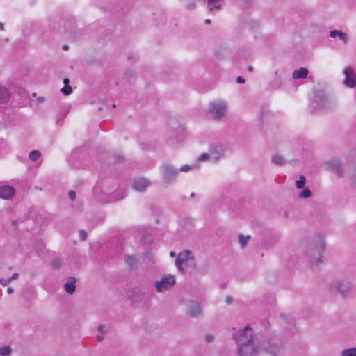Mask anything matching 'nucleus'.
<instances>
[{"mask_svg": "<svg viewBox=\"0 0 356 356\" xmlns=\"http://www.w3.org/2000/svg\"><path fill=\"white\" fill-rule=\"evenodd\" d=\"M233 339L237 344L238 356H253L260 351L277 356L282 348V345L274 339L259 341L248 325L234 334Z\"/></svg>", "mask_w": 356, "mask_h": 356, "instance_id": "nucleus-1", "label": "nucleus"}, {"mask_svg": "<svg viewBox=\"0 0 356 356\" xmlns=\"http://www.w3.org/2000/svg\"><path fill=\"white\" fill-rule=\"evenodd\" d=\"M325 243L321 235H318L307 246L305 254L309 262L312 265L318 264L322 261V254L324 251Z\"/></svg>", "mask_w": 356, "mask_h": 356, "instance_id": "nucleus-2", "label": "nucleus"}, {"mask_svg": "<svg viewBox=\"0 0 356 356\" xmlns=\"http://www.w3.org/2000/svg\"><path fill=\"white\" fill-rule=\"evenodd\" d=\"M337 106L336 102L329 98L322 90L314 92V99L311 102V106L316 112H325L334 109Z\"/></svg>", "mask_w": 356, "mask_h": 356, "instance_id": "nucleus-3", "label": "nucleus"}, {"mask_svg": "<svg viewBox=\"0 0 356 356\" xmlns=\"http://www.w3.org/2000/svg\"><path fill=\"white\" fill-rule=\"evenodd\" d=\"M330 290L337 292L342 298H347L352 291V284L346 279L333 281L330 286Z\"/></svg>", "mask_w": 356, "mask_h": 356, "instance_id": "nucleus-4", "label": "nucleus"}, {"mask_svg": "<svg viewBox=\"0 0 356 356\" xmlns=\"http://www.w3.org/2000/svg\"><path fill=\"white\" fill-rule=\"evenodd\" d=\"M153 284L158 293H163L170 290L174 286L175 284V278L172 275H165L160 280L154 281Z\"/></svg>", "mask_w": 356, "mask_h": 356, "instance_id": "nucleus-5", "label": "nucleus"}, {"mask_svg": "<svg viewBox=\"0 0 356 356\" xmlns=\"http://www.w3.org/2000/svg\"><path fill=\"white\" fill-rule=\"evenodd\" d=\"M226 108V103L222 100L213 101L209 104V112L216 120H220L225 117Z\"/></svg>", "mask_w": 356, "mask_h": 356, "instance_id": "nucleus-6", "label": "nucleus"}, {"mask_svg": "<svg viewBox=\"0 0 356 356\" xmlns=\"http://www.w3.org/2000/svg\"><path fill=\"white\" fill-rule=\"evenodd\" d=\"M162 175L167 183H172L175 181L179 170L170 163H165L161 165Z\"/></svg>", "mask_w": 356, "mask_h": 356, "instance_id": "nucleus-7", "label": "nucleus"}, {"mask_svg": "<svg viewBox=\"0 0 356 356\" xmlns=\"http://www.w3.org/2000/svg\"><path fill=\"white\" fill-rule=\"evenodd\" d=\"M201 305L194 300H189L186 303V314L192 318H197L202 314Z\"/></svg>", "mask_w": 356, "mask_h": 356, "instance_id": "nucleus-8", "label": "nucleus"}, {"mask_svg": "<svg viewBox=\"0 0 356 356\" xmlns=\"http://www.w3.org/2000/svg\"><path fill=\"white\" fill-rule=\"evenodd\" d=\"M327 170L335 173L339 177L343 176V168L341 161L339 159H332L325 163Z\"/></svg>", "mask_w": 356, "mask_h": 356, "instance_id": "nucleus-9", "label": "nucleus"}, {"mask_svg": "<svg viewBox=\"0 0 356 356\" xmlns=\"http://www.w3.org/2000/svg\"><path fill=\"white\" fill-rule=\"evenodd\" d=\"M150 181L145 177H138L133 179L132 188L137 191L144 192L149 186Z\"/></svg>", "mask_w": 356, "mask_h": 356, "instance_id": "nucleus-10", "label": "nucleus"}, {"mask_svg": "<svg viewBox=\"0 0 356 356\" xmlns=\"http://www.w3.org/2000/svg\"><path fill=\"white\" fill-rule=\"evenodd\" d=\"M343 74L346 76L343 83L349 88H355L356 86V74L354 73L350 67H347L343 70Z\"/></svg>", "mask_w": 356, "mask_h": 356, "instance_id": "nucleus-11", "label": "nucleus"}, {"mask_svg": "<svg viewBox=\"0 0 356 356\" xmlns=\"http://www.w3.org/2000/svg\"><path fill=\"white\" fill-rule=\"evenodd\" d=\"M210 159L213 162L218 161L224 156V150L221 146L211 145L209 147Z\"/></svg>", "mask_w": 356, "mask_h": 356, "instance_id": "nucleus-12", "label": "nucleus"}, {"mask_svg": "<svg viewBox=\"0 0 356 356\" xmlns=\"http://www.w3.org/2000/svg\"><path fill=\"white\" fill-rule=\"evenodd\" d=\"M15 193V190L11 186L3 185L0 186V198L9 200L12 198Z\"/></svg>", "mask_w": 356, "mask_h": 356, "instance_id": "nucleus-13", "label": "nucleus"}, {"mask_svg": "<svg viewBox=\"0 0 356 356\" xmlns=\"http://www.w3.org/2000/svg\"><path fill=\"white\" fill-rule=\"evenodd\" d=\"M124 260L131 270H136L138 269V259L135 256L126 254Z\"/></svg>", "mask_w": 356, "mask_h": 356, "instance_id": "nucleus-14", "label": "nucleus"}, {"mask_svg": "<svg viewBox=\"0 0 356 356\" xmlns=\"http://www.w3.org/2000/svg\"><path fill=\"white\" fill-rule=\"evenodd\" d=\"M280 317L284 320V321L286 323V328L289 331L293 332V329L295 328V322L293 318L291 316L281 313Z\"/></svg>", "mask_w": 356, "mask_h": 356, "instance_id": "nucleus-15", "label": "nucleus"}, {"mask_svg": "<svg viewBox=\"0 0 356 356\" xmlns=\"http://www.w3.org/2000/svg\"><path fill=\"white\" fill-rule=\"evenodd\" d=\"M330 36L331 38L338 37L339 39L343 42L344 44H346L348 40V36L347 33L342 32L340 30H332L330 31Z\"/></svg>", "mask_w": 356, "mask_h": 356, "instance_id": "nucleus-16", "label": "nucleus"}, {"mask_svg": "<svg viewBox=\"0 0 356 356\" xmlns=\"http://www.w3.org/2000/svg\"><path fill=\"white\" fill-rule=\"evenodd\" d=\"M76 282V279L73 277H70L68 279V281L65 283L64 289L65 291L69 294H72L75 291L76 286L74 285Z\"/></svg>", "mask_w": 356, "mask_h": 356, "instance_id": "nucleus-17", "label": "nucleus"}, {"mask_svg": "<svg viewBox=\"0 0 356 356\" xmlns=\"http://www.w3.org/2000/svg\"><path fill=\"white\" fill-rule=\"evenodd\" d=\"M308 70L305 67H300L298 70H294L292 74V77L294 79H305L308 74Z\"/></svg>", "mask_w": 356, "mask_h": 356, "instance_id": "nucleus-18", "label": "nucleus"}, {"mask_svg": "<svg viewBox=\"0 0 356 356\" xmlns=\"http://www.w3.org/2000/svg\"><path fill=\"white\" fill-rule=\"evenodd\" d=\"M271 161L277 165H284L286 163V159L282 155L278 154L272 156Z\"/></svg>", "mask_w": 356, "mask_h": 356, "instance_id": "nucleus-19", "label": "nucleus"}, {"mask_svg": "<svg viewBox=\"0 0 356 356\" xmlns=\"http://www.w3.org/2000/svg\"><path fill=\"white\" fill-rule=\"evenodd\" d=\"M275 75H277V71L275 72ZM282 82V77L281 76H277V77L271 83L270 86L273 90L279 89L281 87Z\"/></svg>", "mask_w": 356, "mask_h": 356, "instance_id": "nucleus-20", "label": "nucleus"}, {"mask_svg": "<svg viewBox=\"0 0 356 356\" xmlns=\"http://www.w3.org/2000/svg\"><path fill=\"white\" fill-rule=\"evenodd\" d=\"M192 252L190 250H184L181 252H180L178 255L181 257V259L186 263V261H188L190 259L193 260L194 258L193 256H191Z\"/></svg>", "mask_w": 356, "mask_h": 356, "instance_id": "nucleus-21", "label": "nucleus"}, {"mask_svg": "<svg viewBox=\"0 0 356 356\" xmlns=\"http://www.w3.org/2000/svg\"><path fill=\"white\" fill-rule=\"evenodd\" d=\"M208 7L210 11L213 9H220L221 4L219 0H207Z\"/></svg>", "mask_w": 356, "mask_h": 356, "instance_id": "nucleus-22", "label": "nucleus"}, {"mask_svg": "<svg viewBox=\"0 0 356 356\" xmlns=\"http://www.w3.org/2000/svg\"><path fill=\"white\" fill-rule=\"evenodd\" d=\"M250 236L247 235L244 236L243 234H240L238 236L239 243L241 248H244L248 244V241L250 240Z\"/></svg>", "mask_w": 356, "mask_h": 356, "instance_id": "nucleus-23", "label": "nucleus"}, {"mask_svg": "<svg viewBox=\"0 0 356 356\" xmlns=\"http://www.w3.org/2000/svg\"><path fill=\"white\" fill-rule=\"evenodd\" d=\"M144 259L148 264H155L153 253L151 250H147L143 254Z\"/></svg>", "mask_w": 356, "mask_h": 356, "instance_id": "nucleus-24", "label": "nucleus"}, {"mask_svg": "<svg viewBox=\"0 0 356 356\" xmlns=\"http://www.w3.org/2000/svg\"><path fill=\"white\" fill-rule=\"evenodd\" d=\"M8 98V92L5 88H0V103H6Z\"/></svg>", "mask_w": 356, "mask_h": 356, "instance_id": "nucleus-25", "label": "nucleus"}, {"mask_svg": "<svg viewBox=\"0 0 356 356\" xmlns=\"http://www.w3.org/2000/svg\"><path fill=\"white\" fill-rule=\"evenodd\" d=\"M341 356H356V348H350L343 350L341 353Z\"/></svg>", "mask_w": 356, "mask_h": 356, "instance_id": "nucleus-26", "label": "nucleus"}, {"mask_svg": "<svg viewBox=\"0 0 356 356\" xmlns=\"http://www.w3.org/2000/svg\"><path fill=\"white\" fill-rule=\"evenodd\" d=\"M40 156L41 153L38 150H33L29 153V159L32 161H36Z\"/></svg>", "mask_w": 356, "mask_h": 356, "instance_id": "nucleus-27", "label": "nucleus"}, {"mask_svg": "<svg viewBox=\"0 0 356 356\" xmlns=\"http://www.w3.org/2000/svg\"><path fill=\"white\" fill-rule=\"evenodd\" d=\"M305 181L306 180L305 177L303 175H300L299 177V179L296 181V186L299 189H302L305 186Z\"/></svg>", "mask_w": 356, "mask_h": 356, "instance_id": "nucleus-28", "label": "nucleus"}, {"mask_svg": "<svg viewBox=\"0 0 356 356\" xmlns=\"http://www.w3.org/2000/svg\"><path fill=\"white\" fill-rule=\"evenodd\" d=\"M12 349L10 346H3L0 348V355L8 356L11 353Z\"/></svg>", "mask_w": 356, "mask_h": 356, "instance_id": "nucleus-29", "label": "nucleus"}, {"mask_svg": "<svg viewBox=\"0 0 356 356\" xmlns=\"http://www.w3.org/2000/svg\"><path fill=\"white\" fill-rule=\"evenodd\" d=\"M312 196V191L308 188L303 189L300 193H299V197L300 198H308Z\"/></svg>", "mask_w": 356, "mask_h": 356, "instance_id": "nucleus-30", "label": "nucleus"}, {"mask_svg": "<svg viewBox=\"0 0 356 356\" xmlns=\"http://www.w3.org/2000/svg\"><path fill=\"white\" fill-rule=\"evenodd\" d=\"M183 264H184V261L181 259V257L177 255V257L176 258V260H175V265H176L177 269L180 272H183L184 271V268L182 267Z\"/></svg>", "mask_w": 356, "mask_h": 356, "instance_id": "nucleus-31", "label": "nucleus"}, {"mask_svg": "<svg viewBox=\"0 0 356 356\" xmlns=\"http://www.w3.org/2000/svg\"><path fill=\"white\" fill-rule=\"evenodd\" d=\"M51 265L53 268L58 269L62 265V261L59 258H55L52 260Z\"/></svg>", "mask_w": 356, "mask_h": 356, "instance_id": "nucleus-32", "label": "nucleus"}, {"mask_svg": "<svg viewBox=\"0 0 356 356\" xmlns=\"http://www.w3.org/2000/svg\"><path fill=\"white\" fill-rule=\"evenodd\" d=\"M60 91L64 95H69L72 93V89L70 86H64Z\"/></svg>", "mask_w": 356, "mask_h": 356, "instance_id": "nucleus-33", "label": "nucleus"}, {"mask_svg": "<svg viewBox=\"0 0 356 356\" xmlns=\"http://www.w3.org/2000/svg\"><path fill=\"white\" fill-rule=\"evenodd\" d=\"M225 49L222 48H218L215 50V55L219 58H222L224 56Z\"/></svg>", "mask_w": 356, "mask_h": 356, "instance_id": "nucleus-34", "label": "nucleus"}, {"mask_svg": "<svg viewBox=\"0 0 356 356\" xmlns=\"http://www.w3.org/2000/svg\"><path fill=\"white\" fill-rule=\"evenodd\" d=\"M350 179L352 184L356 186V166L352 170Z\"/></svg>", "mask_w": 356, "mask_h": 356, "instance_id": "nucleus-35", "label": "nucleus"}, {"mask_svg": "<svg viewBox=\"0 0 356 356\" xmlns=\"http://www.w3.org/2000/svg\"><path fill=\"white\" fill-rule=\"evenodd\" d=\"M125 161L123 156L118 154L114 156V162L115 163H122Z\"/></svg>", "mask_w": 356, "mask_h": 356, "instance_id": "nucleus-36", "label": "nucleus"}, {"mask_svg": "<svg viewBox=\"0 0 356 356\" xmlns=\"http://www.w3.org/2000/svg\"><path fill=\"white\" fill-rule=\"evenodd\" d=\"M210 159V155H209V153H203L202 154L199 158H198V161H206L207 159Z\"/></svg>", "mask_w": 356, "mask_h": 356, "instance_id": "nucleus-37", "label": "nucleus"}, {"mask_svg": "<svg viewBox=\"0 0 356 356\" xmlns=\"http://www.w3.org/2000/svg\"><path fill=\"white\" fill-rule=\"evenodd\" d=\"M79 236H80V239L83 241H86V238H87V233L85 230H80L79 231Z\"/></svg>", "mask_w": 356, "mask_h": 356, "instance_id": "nucleus-38", "label": "nucleus"}, {"mask_svg": "<svg viewBox=\"0 0 356 356\" xmlns=\"http://www.w3.org/2000/svg\"><path fill=\"white\" fill-rule=\"evenodd\" d=\"M11 282V279L10 277L8 278H1L0 279V284L3 286L8 285Z\"/></svg>", "mask_w": 356, "mask_h": 356, "instance_id": "nucleus-39", "label": "nucleus"}, {"mask_svg": "<svg viewBox=\"0 0 356 356\" xmlns=\"http://www.w3.org/2000/svg\"><path fill=\"white\" fill-rule=\"evenodd\" d=\"M196 7V3L195 1H191V2H189L187 5H186V8L188 9V10H193L195 9Z\"/></svg>", "mask_w": 356, "mask_h": 356, "instance_id": "nucleus-40", "label": "nucleus"}, {"mask_svg": "<svg viewBox=\"0 0 356 356\" xmlns=\"http://www.w3.org/2000/svg\"><path fill=\"white\" fill-rule=\"evenodd\" d=\"M192 168L193 167L191 165H185L181 166V168L179 169V170L182 171V172H187L189 170H191Z\"/></svg>", "mask_w": 356, "mask_h": 356, "instance_id": "nucleus-41", "label": "nucleus"}, {"mask_svg": "<svg viewBox=\"0 0 356 356\" xmlns=\"http://www.w3.org/2000/svg\"><path fill=\"white\" fill-rule=\"evenodd\" d=\"M98 331L104 334L106 333L107 330H106V326L104 325H100L98 327Z\"/></svg>", "mask_w": 356, "mask_h": 356, "instance_id": "nucleus-42", "label": "nucleus"}, {"mask_svg": "<svg viewBox=\"0 0 356 356\" xmlns=\"http://www.w3.org/2000/svg\"><path fill=\"white\" fill-rule=\"evenodd\" d=\"M214 340V337L212 335V334H207L205 336V341L207 342V343H211L212 341H213Z\"/></svg>", "mask_w": 356, "mask_h": 356, "instance_id": "nucleus-43", "label": "nucleus"}, {"mask_svg": "<svg viewBox=\"0 0 356 356\" xmlns=\"http://www.w3.org/2000/svg\"><path fill=\"white\" fill-rule=\"evenodd\" d=\"M69 198L73 201L76 198V193L73 191H70L68 193Z\"/></svg>", "mask_w": 356, "mask_h": 356, "instance_id": "nucleus-44", "label": "nucleus"}, {"mask_svg": "<svg viewBox=\"0 0 356 356\" xmlns=\"http://www.w3.org/2000/svg\"><path fill=\"white\" fill-rule=\"evenodd\" d=\"M236 82L240 84H243L245 82V79L241 76H238L236 79Z\"/></svg>", "mask_w": 356, "mask_h": 356, "instance_id": "nucleus-45", "label": "nucleus"}, {"mask_svg": "<svg viewBox=\"0 0 356 356\" xmlns=\"http://www.w3.org/2000/svg\"><path fill=\"white\" fill-rule=\"evenodd\" d=\"M233 299L231 296H227L225 298V302L227 304L229 305L232 302Z\"/></svg>", "mask_w": 356, "mask_h": 356, "instance_id": "nucleus-46", "label": "nucleus"}, {"mask_svg": "<svg viewBox=\"0 0 356 356\" xmlns=\"http://www.w3.org/2000/svg\"><path fill=\"white\" fill-rule=\"evenodd\" d=\"M19 277V274L17 273H15L13 274V275L10 277L11 279V281L13 280H16Z\"/></svg>", "mask_w": 356, "mask_h": 356, "instance_id": "nucleus-47", "label": "nucleus"}, {"mask_svg": "<svg viewBox=\"0 0 356 356\" xmlns=\"http://www.w3.org/2000/svg\"><path fill=\"white\" fill-rule=\"evenodd\" d=\"M104 339L103 335H97L96 336V340L99 342L102 341Z\"/></svg>", "mask_w": 356, "mask_h": 356, "instance_id": "nucleus-48", "label": "nucleus"}, {"mask_svg": "<svg viewBox=\"0 0 356 356\" xmlns=\"http://www.w3.org/2000/svg\"><path fill=\"white\" fill-rule=\"evenodd\" d=\"M63 83L65 86H69L70 80L67 78L63 79Z\"/></svg>", "mask_w": 356, "mask_h": 356, "instance_id": "nucleus-49", "label": "nucleus"}, {"mask_svg": "<svg viewBox=\"0 0 356 356\" xmlns=\"http://www.w3.org/2000/svg\"><path fill=\"white\" fill-rule=\"evenodd\" d=\"M13 292H14V290H13V289L12 287H8L7 289V293L8 294H12Z\"/></svg>", "mask_w": 356, "mask_h": 356, "instance_id": "nucleus-50", "label": "nucleus"}, {"mask_svg": "<svg viewBox=\"0 0 356 356\" xmlns=\"http://www.w3.org/2000/svg\"><path fill=\"white\" fill-rule=\"evenodd\" d=\"M44 101V98L42 97H40L38 98V102H43Z\"/></svg>", "mask_w": 356, "mask_h": 356, "instance_id": "nucleus-51", "label": "nucleus"}, {"mask_svg": "<svg viewBox=\"0 0 356 356\" xmlns=\"http://www.w3.org/2000/svg\"><path fill=\"white\" fill-rule=\"evenodd\" d=\"M0 30L1 31H3L4 30V25L1 22H0Z\"/></svg>", "mask_w": 356, "mask_h": 356, "instance_id": "nucleus-52", "label": "nucleus"}, {"mask_svg": "<svg viewBox=\"0 0 356 356\" xmlns=\"http://www.w3.org/2000/svg\"><path fill=\"white\" fill-rule=\"evenodd\" d=\"M170 256L171 257H175V252H172H172H170Z\"/></svg>", "mask_w": 356, "mask_h": 356, "instance_id": "nucleus-53", "label": "nucleus"}, {"mask_svg": "<svg viewBox=\"0 0 356 356\" xmlns=\"http://www.w3.org/2000/svg\"><path fill=\"white\" fill-rule=\"evenodd\" d=\"M248 70L249 72H252L253 71V67L252 66H249Z\"/></svg>", "mask_w": 356, "mask_h": 356, "instance_id": "nucleus-54", "label": "nucleus"}, {"mask_svg": "<svg viewBox=\"0 0 356 356\" xmlns=\"http://www.w3.org/2000/svg\"><path fill=\"white\" fill-rule=\"evenodd\" d=\"M204 22H205V24H209L211 23V20L207 19H206V20L204 21Z\"/></svg>", "mask_w": 356, "mask_h": 356, "instance_id": "nucleus-55", "label": "nucleus"}, {"mask_svg": "<svg viewBox=\"0 0 356 356\" xmlns=\"http://www.w3.org/2000/svg\"><path fill=\"white\" fill-rule=\"evenodd\" d=\"M63 48L64 50H67L68 49V46L67 45H64Z\"/></svg>", "mask_w": 356, "mask_h": 356, "instance_id": "nucleus-56", "label": "nucleus"}, {"mask_svg": "<svg viewBox=\"0 0 356 356\" xmlns=\"http://www.w3.org/2000/svg\"><path fill=\"white\" fill-rule=\"evenodd\" d=\"M190 196L191 198H193L195 196V194L194 193H191Z\"/></svg>", "mask_w": 356, "mask_h": 356, "instance_id": "nucleus-57", "label": "nucleus"}, {"mask_svg": "<svg viewBox=\"0 0 356 356\" xmlns=\"http://www.w3.org/2000/svg\"><path fill=\"white\" fill-rule=\"evenodd\" d=\"M112 107L115 108L116 107L115 104H113Z\"/></svg>", "mask_w": 356, "mask_h": 356, "instance_id": "nucleus-58", "label": "nucleus"}]
</instances>
